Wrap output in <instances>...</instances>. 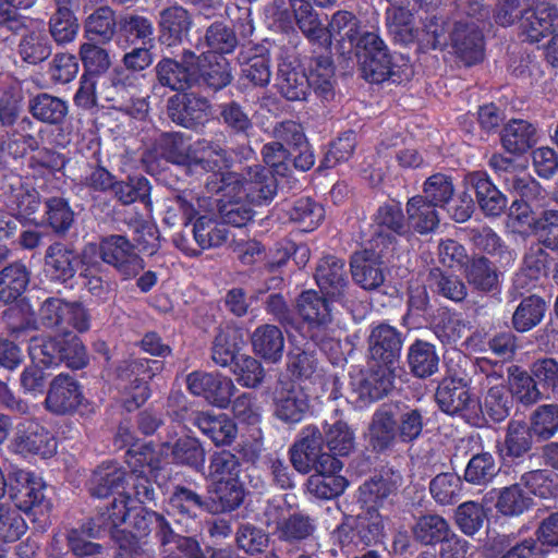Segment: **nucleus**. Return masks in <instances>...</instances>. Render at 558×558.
<instances>
[{"label":"nucleus","mask_w":558,"mask_h":558,"mask_svg":"<svg viewBox=\"0 0 558 558\" xmlns=\"http://www.w3.org/2000/svg\"><path fill=\"white\" fill-rule=\"evenodd\" d=\"M143 451L132 448L128 451V464L131 468L129 478L133 481L136 498L133 499L118 489L123 487L125 473L113 463L98 468L89 482L92 495L104 498L117 492L111 506L99 513L93 520V527L88 529V536L99 537L102 533H110L117 541L119 549L116 558H140L141 545L138 538L146 534L140 533L136 522L146 515V510L141 505L154 499L155 493L148 475L155 477L160 485L158 471L161 470V461L155 458V451L150 446H145Z\"/></svg>","instance_id":"nucleus-1"},{"label":"nucleus","mask_w":558,"mask_h":558,"mask_svg":"<svg viewBox=\"0 0 558 558\" xmlns=\"http://www.w3.org/2000/svg\"><path fill=\"white\" fill-rule=\"evenodd\" d=\"M162 156L177 165L186 166L191 174L199 171L210 172L221 183L225 196L239 197L252 205H262L270 202L277 192L274 174L260 166L248 168L245 173L226 171L229 166L226 151L211 145H201L194 151L202 156H191L189 145L178 134H166L161 138Z\"/></svg>","instance_id":"nucleus-2"},{"label":"nucleus","mask_w":558,"mask_h":558,"mask_svg":"<svg viewBox=\"0 0 558 558\" xmlns=\"http://www.w3.org/2000/svg\"><path fill=\"white\" fill-rule=\"evenodd\" d=\"M295 22L304 36L313 44L329 47L332 40L349 43L351 47L360 36V20L350 11L339 10L324 27L318 14L304 0H288Z\"/></svg>","instance_id":"nucleus-3"},{"label":"nucleus","mask_w":558,"mask_h":558,"mask_svg":"<svg viewBox=\"0 0 558 558\" xmlns=\"http://www.w3.org/2000/svg\"><path fill=\"white\" fill-rule=\"evenodd\" d=\"M520 14L521 34L531 43H538L558 32V9L539 0H499L495 21L510 26Z\"/></svg>","instance_id":"nucleus-4"},{"label":"nucleus","mask_w":558,"mask_h":558,"mask_svg":"<svg viewBox=\"0 0 558 558\" xmlns=\"http://www.w3.org/2000/svg\"><path fill=\"white\" fill-rule=\"evenodd\" d=\"M387 25L397 43L409 45L417 43L421 48L437 49L447 45L442 22L433 17L424 28L418 31L413 26L410 7L413 0H387Z\"/></svg>","instance_id":"nucleus-5"},{"label":"nucleus","mask_w":558,"mask_h":558,"mask_svg":"<svg viewBox=\"0 0 558 558\" xmlns=\"http://www.w3.org/2000/svg\"><path fill=\"white\" fill-rule=\"evenodd\" d=\"M239 468L236 457L229 451L216 452L211 457L207 477L214 511H231L242 502L244 490L239 481Z\"/></svg>","instance_id":"nucleus-6"},{"label":"nucleus","mask_w":558,"mask_h":558,"mask_svg":"<svg viewBox=\"0 0 558 558\" xmlns=\"http://www.w3.org/2000/svg\"><path fill=\"white\" fill-rule=\"evenodd\" d=\"M296 310L310 337L323 350L339 345L340 327L332 322L328 302L314 290L304 291L296 301Z\"/></svg>","instance_id":"nucleus-7"},{"label":"nucleus","mask_w":558,"mask_h":558,"mask_svg":"<svg viewBox=\"0 0 558 558\" xmlns=\"http://www.w3.org/2000/svg\"><path fill=\"white\" fill-rule=\"evenodd\" d=\"M178 201L186 219H195L194 239L202 248L219 246L227 241L226 225L215 219L211 196L184 194Z\"/></svg>","instance_id":"nucleus-8"},{"label":"nucleus","mask_w":558,"mask_h":558,"mask_svg":"<svg viewBox=\"0 0 558 558\" xmlns=\"http://www.w3.org/2000/svg\"><path fill=\"white\" fill-rule=\"evenodd\" d=\"M440 410L449 415H461L471 424H478L482 404L471 393L465 379L448 376L442 379L436 392Z\"/></svg>","instance_id":"nucleus-9"},{"label":"nucleus","mask_w":558,"mask_h":558,"mask_svg":"<svg viewBox=\"0 0 558 558\" xmlns=\"http://www.w3.org/2000/svg\"><path fill=\"white\" fill-rule=\"evenodd\" d=\"M70 343L75 351L74 355H70L65 349H61L60 339L46 336L32 338L28 347L32 363L50 367L65 362L70 368H83L88 360L85 347L78 337H72Z\"/></svg>","instance_id":"nucleus-10"},{"label":"nucleus","mask_w":558,"mask_h":558,"mask_svg":"<svg viewBox=\"0 0 558 558\" xmlns=\"http://www.w3.org/2000/svg\"><path fill=\"white\" fill-rule=\"evenodd\" d=\"M386 523L378 509H366L352 522H345L335 531V538L343 548L372 546L383 542Z\"/></svg>","instance_id":"nucleus-11"},{"label":"nucleus","mask_w":558,"mask_h":558,"mask_svg":"<svg viewBox=\"0 0 558 558\" xmlns=\"http://www.w3.org/2000/svg\"><path fill=\"white\" fill-rule=\"evenodd\" d=\"M39 324L56 328L59 335H68L70 328L83 332L89 329L87 311L78 303H69L59 298H48L39 310Z\"/></svg>","instance_id":"nucleus-12"},{"label":"nucleus","mask_w":558,"mask_h":558,"mask_svg":"<svg viewBox=\"0 0 558 558\" xmlns=\"http://www.w3.org/2000/svg\"><path fill=\"white\" fill-rule=\"evenodd\" d=\"M136 529L142 534L156 531L162 545L175 543L178 549L190 558H229L227 551L218 553L209 547L203 549L196 539L175 535L165 518L157 512H146V515L140 522H136Z\"/></svg>","instance_id":"nucleus-13"},{"label":"nucleus","mask_w":558,"mask_h":558,"mask_svg":"<svg viewBox=\"0 0 558 558\" xmlns=\"http://www.w3.org/2000/svg\"><path fill=\"white\" fill-rule=\"evenodd\" d=\"M46 484L41 477L28 471L14 472V483L10 486V498L15 507L34 515H46L52 509V504L46 498L44 490Z\"/></svg>","instance_id":"nucleus-14"},{"label":"nucleus","mask_w":558,"mask_h":558,"mask_svg":"<svg viewBox=\"0 0 558 558\" xmlns=\"http://www.w3.org/2000/svg\"><path fill=\"white\" fill-rule=\"evenodd\" d=\"M512 189L519 193L521 199L512 202L507 218V228L518 234H536V226H538V219H535L531 206L527 204V199H531L538 190V183L527 177H521L512 179Z\"/></svg>","instance_id":"nucleus-15"},{"label":"nucleus","mask_w":558,"mask_h":558,"mask_svg":"<svg viewBox=\"0 0 558 558\" xmlns=\"http://www.w3.org/2000/svg\"><path fill=\"white\" fill-rule=\"evenodd\" d=\"M398 369L399 367L373 363L369 371L352 377V392L363 404L381 399L391 390Z\"/></svg>","instance_id":"nucleus-16"},{"label":"nucleus","mask_w":558,"mask_h":558,"mask_svg":"<svg viewBox=\"0 0 558 558\" xmlns=\"http://www.w3.org/2000/svg\"><path fill=\"white\" fill-rule=\"evenodd\" d=\"M11 448L20 454H39L43 458L51 457L57 450L54 437L39 423L24 421L16 426Z\"/></svg>","instance_id":"nucleus-17"},{"label":"nucleus","mask_w":558,"mask_h":558,"mask_svg":"<svg viewBox=\"0 0 558 558\" xmlns=\"http://www.w3.org/2000/svg\"><path fill=\"white\" fill-rule=\"evenodd\" d=\"M343 464L335 457H324L320 466L307 480V492L319 499H332L340 496L349 485L348 480L340 475Z\"/></svg>","instance_id":"nucleus-18"},{"label":"nucleus","mask_w":558,"mask_h":558,"mask_svg":"<svg viewBox=\"0 0 558 558\" xmlns=\"http://www.w3.org/2000/svg\"><path fill=\"white\" fill-rule=\"evenodd\" d=\"M104 263L113 265L125 278L136 276L143 268L142 258L132 244L122 235H111L100 244Z\"/></svg>","instance_id":"nucleus-19"},{"label":"nucleus","mask_w":558,"mask_h":558,"mask_svg":"<svg viewBox=\"0 0 558 558\" xmlns=\"http://www.w3.org/2000/svg\"><path fill=\"white\" fill-rule=\"evenodd\" d=\"M206 190L215 193L216 198L211 201L217 207L218 215L225 225L242 228L253 218L251 204L243 198L225 196L221 191V183L210 173L206 179Z\"/></svg>","instance_id":"nucleus-20"},{"label":"nucleus","mask_w":558,"mask_h":558,"mask_svg":"<svg viewBox=\"0 0 558 558\" xmlns=\"http://www.w3.org/2000/svg\"><path fill=\"white\" fill-rule=\"evenodd\" d=\"M324 457H332L323 452L320 432L314 426L305 427L300 439L290 449V460L300 473H308L312 469L320 466Z\"/></svg>","instance_id":"nucleus-21"},{"label":"nucleus","mask_w":558,"mask_h":558,"mask_svg":"<svg viewBox=\"0 0 558 558\" xmlns=\"http://www.w3.org/2000/svg\"><path fill=\"white\" fill-rule=\"evenodd\" d=\"M308 410V396L302 388L280 383L274 396V413L278 420L296 424L306 416Z\"/></svg>","instance_id":"nucleus-22"},{"label":"nucleus","mask_w":558,"mask_h":558,"mask_svg":"<svg viewBox=\"0 0 558 558\" xmlns=\"http://www.w3.org/2000/svg\"><path fill=\"white\" fill-rule=\"evenodd\" d=\"M402 340L398 330L389 325L380 324L369 335V354L373 363L399 367Z\"/></svg>","instance_id":"nucleus-23"},{"label":"nucleus","mask_w":558,"mask_h":558,"mask_svg":"<svg viewBox=\"0 0 558 558\" xmlns=\"http://www.w3.org/2000/svg\"><path fill=\"white\" fill-rule=\"evenodd\" d=\"M5 206L20 221L28 220L39 207L38 192L19 175H10L5 185Z\"/></svg>","instance_id":"nucleus-24"},{"label":"nucleus","mask_w":558,"mask_h":558,"mask_svg":"<svg viewBox=\"0 0 558 558\" xmlns=\"http://www.w3.org/2000/svg\"><path fill=\"white\" fill-rule=\"evenodd\" d=\"M449 38L454 53L466 65L483 59V35L473 22H457Z\"/></svg>","instance_id":"nucleus-25"},{"label":"nucleus","mask_w":558,"mask_h":558,"mask_svg":"<svg viewBox=\"0 0 558 558\" xmlns=\"http://www.w3.org/2000/svg\"><path fill=\"white\" fill-rule=\"evenodd\" d=\"M168 112L173 122L184 128H194L207 120L209 105L193 94H178L169 99Z\"/></svg>","instance_id":"nucleus-26"},{"label":"nucleus","mask_w":558,"mask_h":558,"mask_svg":"<svg viewBox=\"0 0 558 558\" xmlns=\"http://www.w3.org/2000/svg\"><path fill=\"white\" fill-rule=\"evenodd\" d=\"M83 402L78 384L68 375L57 376L46 398L47 409L56 414H65L77 409Z\"/></svg>","instance_id":"nucleus-27"},{"label":"nucleus","mask_w":558,"mask_h":558,"mask_svg":"<svg viewBox=\"0 0 558 558\" xmlns=\"http://www.w3.org/2000/svg\"><path fill=\"white\" fill-rule=\"evenodd\" d=\"M466 190H474L481 209L487 216H499L507 206L506 196L492 183L486 173L471 172L464 177Z\"/></svg>","instance_id":"nucleus-28"},{"label":"nucleus","mask_w":558,"mask_h":558,"mask_svg":"<svg viewBox=\"0 0 558 558\" xmlns=\"http://www.w3.org/2000/svg\"><path fill=\"white\" fill-rule=\"evenodd\" d=\"M195 54L191 51L184 54L183 64L171 59H162L156 66L157 77L162 86L172 90H183L196 82L193 71Z\"/></svg>","instance_id":"nucleus-29"},{"label":"nucleus","mask_w":558,"mask_h":558,"mask_svg":"<svg viewBox=\"0 0 558 558\" xmlns=\"http://www.w3.org/2000/svg\"><path fill=\"white\" fill-rule=\"evenodd\" d=\"M193 71L196 72L195 83L203 81L216 90L227 86L232 80L230 64L221 56L213 57L206 54V52H201V56L195 57Z\"/></svg>","instance_id":"nucleus-30"},{"label":"nucleus","mask_w":558,"mask_h":558,"mask_svg":"<svg viewBox=\"0 0 558 558\" xmlns=\"http://www.w3.org/2000/svg\"><path fill=\"white\" fill-rule=\"evenodd\" d=\"M192 27V17L181 5H171L159 13L160 39L168 46L183 40Z\"/></svg>","instance_id":"nucleus-31"},{"label":"nucleus","mask_w":558,"mask_h":558,"mask_svg":"<svg viewBox=\"0 0 558 558\" xmlns=\"http://www.w3.org/2000/svg\"><path fill=\"white\" fill-rule=\"evenodd\" d=\"M194 424L217 446L230 445L236 437V425L226 414L214 415L211 412H197Z\"/></svg>","instance_id":"nucleus-32"},{"label":"nucleus","mask_w":558,"mask_h":558,"mask_svg":"<svg viewBox=\"0 0 558 558\" xmlns=\"http://www.w3.org/2000/svg\"><path fill=\"white\" fill-rule=\"evenodd\" d=\"M45 259L46 272L54 281L65 282L78 270L77 254L61 243L50 245Z\"/></svg>","instance_id":"nucleus-33"},{"label":"nucleus","mask_w":558,"mask_h":558,"mask_svg":"<svg viewBox=\"0 0 558 558\" xmlns=\"http://www.w3.org/2000/svg\"><path fill=\"white\" fill-rule=\"evenodd\" d=\"M484 499L490 501L496 499V509L506 517H519L532 506V498L526 494L521 484H513L500 489H492Z\"/></svg>","instance_id":"nucleus-34"},{"label":"nucleus","mask_w":558,"mask_h":558,"mask_svg":"<svg viewBox=\"0 0 558 558\" xmlns=\"http://www.w3.org/2000/svg\"><path fill=\"white\" fill-rule=\"evenodd\" d=\"M351 270L354 281L366 290L378 288L385 279L379 255L367 250L353 255Z\"/></svg>","instance_id":"nucleus-35"},{"label":"nucleus","mask_w":558,"mask_h":558,"mask_svg":"<svg viewBox=\"0 0 558 558\" xmlns=\"http://www.w3.org/2000/svg\"><path fill=\"white\" fill-rule=\"evenodd\" d=\"M254 352L266 362L277 363L281 360L284 350L282 331L274 325H263L252 335Z\"/></svg>","instance_id":"nucleus-36"},{"label":"nucleus","mask_w":558,"mask_h":558,"mask_svg":"<svg viewBox=\"0 0 558 558\" xmlns=\"http://www.w3.org/2000/svg\"><path fill=\"white\" fill-rule=\"evenodd\" d=\"M343 267L344 263L333 256L323 258L317 266L316 282L331 299H339L347 286Z\"/></svg>","instance_id":"nucleus-37"},{"label":"nucleus","mask_w":558,"mask_h":558,"mask_svg":"<svg viewBox=\"0 0 558 558\" xmlns=\"http://www.w3.org/2000/svg\"><path fill=\"white\" fill-rule=\"evenodd\" d=\"M488 391L482 405L481 414H486L494 422L505 420L511 408V398L509 390L504 385V380L496 373L487 376Z\"/></svg>","instance_id":"nucleus-38"},{"label":"nucleus","mask_w":558,"mask_h":558,"mask_svg":"<svg viewBox=\"0 0 558 558\" xmlns=\"http://www.w3.org/2000/svg\"><path fill=\"white\" fill-rule=\"evenodd\" d=\"M537 132L533 124L525 120L509 121L501 133V144L511 154H522L535 145Z\"/></svg>","instance_id":"nucleus-39"},{"label":"nucleus","mask_w":558,"mask_h":558,"mask_svg":"<svg viewBox=\"0 0 558 558\" xmlns=\"http://www.w3.org/2000/svg\"><path fill=\"white\" fill-rule=\"evenodd\" d=\"M239 61L242 65L243 75L254 85L265 86L269 83L271 76L270 60L264 48L256 47L242 50Z\"/></svg>","instance_id":"nucleus-40"},{"label":"nucleus","mask_w":558,"mask_h":558,"mask_svg":"<svg viewBox=\"0 0 558 558\" xmlns=\"http://www.w3.org/2000/svg\"><path fill=\"white\" fill-rule=\"evenodd\" d=\"M369 442L376 450H384L398 441L397 422L390 410H377L368 428Z\"/></svg>","instance_id":"nucleus-41"},{"label":"nucleus","mask_w":558,"mask_h":558,"mask_svg":"<svg viewBox=\"0 0 558 558\" xmlns=\"http://www.w3.org/2000/svg\"><path fill=\"white\" fill-rule=\"evenodd\" d=\"M238 45L234 32L222 23L211 24L199 43L197 49L209 56H221L233 52Z\"/></svg>","instance_id":"nucleus-42"},{"label":"nucleus","mask_w":558,"mask_h":558,"mask_svg":"<svg viewBox=\"0 0 558 558\" xmlns=\"http://www.w3.org/2000/svg\"><path fill=\"white\" fill-rule=\"evenodd\" d=\"M371 72L365 78L372 83L391 81L392 83H402L412 74L409 60L402 54L388 56L380 63H373Z\"/></svg>","instance_id":"nucleus-43"},{"label":"nucleus","mask_w":558,"mask_h":558,"mask_svg":"<svg viewBox=\"0 0 558 558\" xmlns=\"http://www.w3.org/2000/svg\"><path fill=\"white\" fill-rule=\"evenodd\" d=\"M437 207L424 196H414L408 202V223L420 233L433 231L439 222Z\"/></svg>","instance_id":"nucleus-44"},{"label":"nucleus","mask_w":558,"mask_h":558,"mask_svg":"<svg viewBox=\"0 0 558 558\" xmlns=\"http://www.w3.org/2000/svg\"><path fill=\"white\" fill-rule=\"evenodd\" d=\"M475 246L495 258L496 263L505 268L513 264L515 254L500 236L490 228H482L473 235Z\"/></svg>","instance_id":"nucleus-45"},{"label":"nucleus","mask_w":558,"mask_h":558,"mask_svg":"<svg viewBox=\"0 0 558 558\" xmlns=\"http://www.w3.org/2000/svg\"><path fill=\"white\" fill-rule=\"evenodd\" d=\"M279 88L280 93L288 100H304L308 94L307 75L292 66L291 63L279 64Z\"/></svg>","instance_id":"nucleus-46"},{"label":"nucleus","mask_w":558,"mask_h":558,"mask_svg":"<svg viewBox=\"0 0 558 558\" xmlns=\"http://www.w3.org/2000/svg\"><path fill=\"white\" fill-rule=\"evenodd\" d=\"M408 361L413 374L425 378L438 369L439 357L435 347L425 341H415L408 353Z\"/></svg>","instance_id":"nucleus-47"},{"label":"nucleus","mask_w":558,"mask_h":558,"mask_svg":"<svg viewBox=\"0 0 558 558\" xmlns=\"http://www.w3.org/2000/svg\"><path fill=\"white\" fill-rule=\"evenodd\" d=\"M375 222L378 227L376 231V247L379 242L390 241L391 234H400L404 230L403 215L399 203H390L379 207Z\"/></svg>","instance_id":"nucleus-48"},{"label":"nucleus","mask_w":558,"mask_h":558,"mask_svg":"<svg viewBox=\"0 0 558 558\" xmlns=\"http://www.w3.org/2000/svg\"><path fill=\"white\" fill-rule=\"evenodd\" d=\"M243 343L240 331L233 327H226L215 339L213 347V360L220 366L233 364L241 344Z\"/></svg>","instance_id":"nucleus-49"},{"label":"nucleus","mask_w":558,"mask_h":558,"mask_svg":"<svg viewBox=\"0 0 558 558\" xmlns=\"http://www.w3.org/2000/svg\"><path fill=\"white\" fill-rule=\"evenodd\" d=\"M29 276L26 267L13 264L0 272V301L4 303L16 300L26 289Z\"/></svg>","instance_id":"nucleus-50"},{"label":"nucleus","mask_w":558,"mask_h":558,"mask_svg":"<svg viewBox=\"0 0 558 558\" xmlns=\"http://www.w3.org/2000/svg\"><path fill=\"white\" fill-rule=\"evenodd\" d=\"M161 450H171L173 461L187 464L193 468L203 466L205 461V451L198 440L191 436L179 438L173 445L166 442Z\"/></svg>","instance_id":"nucleus-51"},{"label":"nucleus","mask_w":558,"mask_h":558,"mask_svg":"<svg viewBox=\"0 0 558 558\" xmlns=\"http://www.w3.org/2000/svg\"><path fill=\"white\" fill-rule=\"evenodd\" d=\"M546 304L535 295L521 301L512 316V324L515 330L525 332L534 328L544 317Z\"/></svg>","instance_id":"nucleus-52"},{"label":"nucleus","mask_w":558,"mask_h":558,"mask_svg":"<svg viewBox=\"0 0 558 558\" xmlns=\"http://www.w3.org/2000/svg\"><path fill=\"white\" fill-rule=\"evenodd\" d=\"M396 489L391 476H375L360 487V501L366 509L383 507L385 499Z\"/></svg>","instance_id":"nucleus-53"},{"label":"nucleus","mask_w":558,"mask_h":558,"mask_svg":"<svg viewBox=\"0 0 558 558\" xmlns=\"http://www.w3.org/2000/svg\"><path fill=\"white\" fill-rule=\"evenodd\" d=\"M20 56L31 64L46 60L51 53V46L44 29H37L24 35L20 43Z\"/></svg>","instance_id":"nucleus-54"},{"label":"nucleus","mask_w":558,"mask_h":558,"mask_svg":"<svg viewBox=\"0 0 558 558\" xmlns=\"http://www.w3.org/2000/svg\"><path fill=\"white\" fill-rule=\"evenodd\" d=\"M498 471L494 457L484 452L471 458L464 471V478L470 484L484 486L494 480Z\"/></svg>","instance_id":"nucleus-55"},{"label":"nucleus","mask_w":558,"mask_h":558,"mask_svg":"<svg viewBox=\"0 0 558 558\" xmlns=\"http://www.w3.org/2000/svg\"><path fill=\"white\" fill-rule=\"evenodd\" d=\"M449 532L448 522L437 514L420 518L413 527L415 538L426 545L441 543Z\"/></svg>","instance_id":"nucleus-56"},{"label":"nucleus","mask_w":558,"mask_h":558,"mask_svg":"<svg viewBox=\"0 0 558 558\" xmlns=\"http://www.w3.org/2000/svg\"><path fill=\"white\" fill-rule=\"evenodd\" d=\"M429 490L436 502L450 505L460 498L462 481L456 473H441L432 480Z\"/></svg>","instance_id":"nucleus-57"},{"label":"nucleus","mask_w":558,"mask_h":558,"mask_svg":"<svg viewBox=\"0 0 558 558\" xmlns=\"http://www.w3.org/2000/svg\"><path fill=\"white\" fill-rule=\"evenodd\" d=\"M314 530L315 526L308 517L293 513L277 522L276 533L279 539L293 543L307 538Z\"/></svg>","instance_id":"nucleus-58"},{"label":"nucleus","mask_w":558,"mask_h":558,"mask_svg":"<svg viewBox=\"0 0 558 558\" xmlns=\"http://www.w3.org/2000/svg\"><path fill=\"white\" fill-rule=\"evenodd\" d=\"M31 111L40 121L59 123L68 113V105L60 98L41 94L32 100Z\"/></svg>","instance_id":"nucleus-59"},{"label":"nucleus","mask_w":558,"mask_h":558,"mask_svg":"<svg viewBox=\"0 0 558 558\" xmlns=\"http://www.w3.org/2000/svg\"><path fill=\"white\" fill-rule=\"evenodd\" d=\"M325 439L335 458L347 456L354 448V434L342 421L325 425Z\"/></svg>","instance_id":"nucleus-60"},{"label":"nucleus","mask_w":558,"mask_h":558,"mask_svg":"<svg viewBox=\"0 0 558 558\" xmlns=\"http://www.w3.org/2000/svg\"><path fill=\"white\" fill-rule=\"evenodd\" d=\"M531 433L538 440H547L558 432V407L545 404L531 415Z\"/></svg>","instance_id":"nucleus-61"},{"label":"nucleus","mask_w":558,"mask_h":558,"mask_svg":"<svg viewBox=\"0 0 558 558\" xmlns=\"http://www.w3.org/2000/svg\"><path fill=\"white\" fill-rule=\"evenodd\" d=\"M532 444V433L523 421H510L505 438L506 454L513 458L526 453Z\"/></svg>","instance_id":"nucleus-62"},{"label":"nucleus","mask_w":558,"mask_h":558,"mask_svg":"<svg viewBox=\"0 0 558 558\" xmlns=\"http://www.w3.org/2000/svg\"><path fill=\"white\" fill-rule=\"evenodd\" d=\"M204 508L201 497L194 492L180 487L171 496L167 512L170 515H181L183 518L196 517Z\"/></svg>","instance_id":"nucleus-63"},{"label":"nucleus","mask_w":558,"mask_h":558,"mask_svg":"<svg viewBox=\"0 0 558 558\" xmlns=\"http://www.w3.org/2000/svg\"><path fill=\"white\" fill-rule=\"evenodd\" d=\"M521 483L530 493L541 498H549L558 494V475L543 470L525 473Z\"/></svg>","instance_id":"nucleus-64"}]
</instances>
